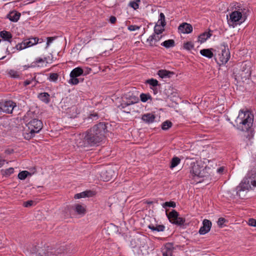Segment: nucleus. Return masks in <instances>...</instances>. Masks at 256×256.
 Here are the masks:
<instances>
[{"instance_id": "052dcab7", "label": "nucleus", "mask_w": 256, "mask_h": 256, "mask_svg": "<svg viewBox=\"0 0 256 256\" xmlns=\"http://www.w3.org/2000/svg\"><path fill=\"white\" fill-rule=\"evenodd\" d=\"M223 170H224V168H222V167H221V168H219L218 170V172H222L223 171Z\"/></svg>"}, {"instance_id": "f8f14e48", "label": "nucleus", "mask_w": 256, "mask_h": 256, "mask_svg": "<svg viewBox=\"0 0 256 256\" xmlns=\"http://www.w3.org/2000/svg\"><path fill=\"white\" fill-rule=\"evenodd\" d=\"M230 17L229 22L235 23L236 24L242 23L244 21V20L242 18V13L238 11L232 12L230 14Z\"/></svg>"}, {"instance_id": "58836bf2", "label": "nucleus", "mask_w": 256, "mask_h": 256, "mask_svg": "<svg viewBox=\"0 0 256 256\" xmlns=\"http://www.w3.org/2000/svg\"><path fill=\"white\" fill-rule=\"evenodd\" d=\"M146 83L148 84L150 86H152L154 87L158 85V82L154 78L147 80L146 82Z\"/></svg>"}, {"instance_id": "6e6d98bb", "label": "nucleus", "mask_w": 256, "mask_h": 256, "mask_svg": "<svg viewBox=\"0 0 256 256\" xmlns=\"http://www.w3.org/2000/svg\"><path fill=\"white\" fill-rule=\"evenodd\" d=\"M134 104L133 102H130V103H128V102H124V103H122L120 104V106L122 108H125L126 106L130 105V104Z\"/></svg>"}, {"instance_id": "13d9d810", "label": "nucleus", "mask_w": 256, "mask_h": 256, "mask_svg": "<svg viewBox=\"0 0 256 256\" xmlns=\"http://www.w3.org/2000/svg\"><path fill=\"white\" fill-rule=\"evenodd\" d=\"M116 20V18L114 16H111L110 18V21L112 24H114Z\"/></svg>"}, {"instance_id": "a878e982", "label": "nucleus", "mask_w": 256, "mask_h": 256, "mask_svg": "<svg viewBox=\"0 0 256 256\" xmlns=\"http://www.w3.org/2000/svg\"><path fill=\"white\" fill-rule=\"evenodd\" d=\"M170 222L172 224V221L176 220L178 216V213L175 210H173L168 214H166Z\"/></svg>"}, {"instance_id": "9b49d317", "label": "nucleus", "mask_w": 256, "mask_h": 256, "mask_svg": "<svg viewBox=\"0 0 256 256\" xmlns=\"http://www.w3.org/2000/svg\"><path fill=\"white\" fill-rule=\"evenodd\" d=\"M221 53L219 54L220 60L222 64L226 63L230 58V52L228 46L224 44L220 45Z\"/></svg>"}, {"instance_id": "1a4fd4ad", "label": "nucleus", "mask_w": 256, "mask_h": 256, "mask_svg": "<svg viewBox=\"0 0 256 256\" xmlns=\"http://www.w3.org/2000/svg\"><path fill=\"white\" fill-rule=\"evenodd\" d=\"M190 174L193 178L197 179L204 176V170L202 166H201L198 162H194L191 164Z\"/></svg>"}, {"instance_id": "f257e3e1", "label": "nucleus", "mask_w": 256, "mask_h": 256, "mask_svg": "<svg viewBox=\"0 0 256 256\" xmlns=\"http://www.w3.org/2000/svg\"><path fill=\"white\" fill-rule=\"evenodd\" d=\"M108 123L99 122L80 134V140L77 144L79 147H88L98 145L106 137Z\"/></svg>"}, {"instance_id": "4d7b16f0", "label": "nucleus", "mask_w": 256, "mask_h": 256, "mask_svg": "<svg viewBox=\"0 0 256 256\" xmlns=\"http://www.w3.org/2000/svg\"><path fill=\"white\" fill-rule=\"evenodd\" d=\"M250 135L249 134L248 132V134H245L244 135V136L246 137V138H248V140H250L253 137V136L252 134V130H250Z\"/></svg>"}, {"instance_id": "393cba45", "label": "nucleus", "mask_w": 256, "mask_h": 256, "mask_svg": "<svg viewBox=\"0 0 256 256\" xmlns=\"http://www.w3.org/2000/svg\"><path fill=\"white\" fill-rule=\"evenodd\" d=\"M83 72V70L80 67H78L72 70L70 73V76H72L73 77H78L82 75Z\"/></svg>"}, {"instance_id": "39448f33", "label": "nucleus", "mask_w": 256, "mask_h": 256, "mask_svg": "<svg viewBox=\"0 0 256 256\" xmlns=\"http://www.w3.org/2000/svg\"><path fill=\"white\" fill-rule=\"evenodd\" d=\"M26 126L28 128V130L24 134V138L26 140H30L33 138L43 127L42 122L36 118L31 120Z\"/></svg>"}, {"instance_id": "338daca9", "label": "nucleus", "mask_w": 256, "mask_h": 256, "mask_svg": "<svg viewBox=\"0 0 256 256\" xmlns=\"http://www.w3.org/2000/svg\"><path fill=\"white\" fill-rule=\"evenodd\" d=\"M200 182V180L197 181V182Z\"/></svg>"}, {"instance_id": "20e7f679", "label": "nucleus", "mask_w": 256, "mask_h": 256, "mask_svg": "<svg viewBox=\"0 0 256 256\" xmlns=\"http://www.w3.org/2000/svg\"><path fill=\"white\" fill-rule=\"evenodd\" d=\"M254 121V116L249 111L240 110L236 119L238 128L242 131H248L250 129Z\"/></svg>"}, {"instance_id": "0eeeda50", "label": "nucleus", "mask_w": 256, "mask_h": 256, "mask_svg": "<svg viewBox=\"0 0 256 256\" xmlns=\"http://www.w3.org/2000/svg\"><path fill=\"white\" fill-rule=\"evenodd\" d=\"M233 74L236 80H242L244 81L250 76L251 70L249 66L243 62L240 68H234Z\"/></svg>"}, {"instance_id": "9d476101", "label": "nucleus", "mask_w": 256, "mask_h": 256, "mask_svg": "<svg viewBox=\"0 0 256 256\" xmlns=\"http://www.w3.org/2000/svg\"><path fill=\"white\" fill-rule=\"evenodd\" d=\"M16 106V104L12 100L0 102V112L12 114L14 108Z\"/></svg>"}, {"instance_id": "5701e85b", "label": "nucleus", "mask_w": 256, "mask_h": 256, "mask_svg": "<svg viewBox=\"0 0 256 256\" xmlns=\"http://www.w3.org/2000/svg\"><path fill=\"white\" fill-rule=\"evenodd\" d=\"M148 228L150 229L152 231L160 232L164 231L165 226L162 224H150L148 226Z\"/></svg>"}, {"instance_id": "4be33fe9", "label": "nucleus", "mask_w": 256, "mask_h": 256, "mask_svg": "<svg viewBox=\"0 0 256 256\" xmlns=\"http://www.w3.org/2000/svg\"><path fill=\"white\" fill-rule=\"evenodd\" d=\"M0 37L4 40L12 42V34L9 32L2 30L0 32Z\"/></svg>"}, {"instance_id": "aec40b11", "label": "nucleus", "mask_w": 256, "mask_h": 256, "mask_svg": "<svg viewBox=\"0 0 256 256\" xmlns=\"http://www.w3.org/2000/svg\"><path fill=\"white\" fill-rule=\"evenodd\" d=\"M173 248L171 244H167L162 250V256H172Z\"/></svg>"}, {"instance_id": "e433bc0d", "label": "nucleus", "mask_w": 256, "mask_h": 256, "mask_svg": "<svg viewBox=\"0 0 256 256\" xmlns=\"http://www.w3.org/2000/svg\"><path fill=\"white\" fill-rule=\"evenodd\" d=\"M28 175H30V174L28 171L24 170L18 174V178L19 179L23 180L26 179Z\"/></svg>"}, {"instance_id": "a19ab883", "label": "nucleus", "mask_w": 256, "mask_h": 256, "mask_svg": "<svg viewBox=\"0 0 256 256\" xmlns=\"http://www.w3.org/2000/svg\"><path fill=\"white\" fill-rule=\"evenodd\" d=\"M162 206L164 208H166L167 207L175 208L176 204L174 202H167L164 203Z\"/></svg>"}, {"instance_id": "c03bdc74", "label": "nucleus", "mask_w": 256, "mask_h": 256, "mask_svg": "<svg viewBox=\"0 0 256 256\" xmlns=\"http://www.w3.org/2000/svg\"><path fill=\"white\" fill-rule=\"evenodd\" d=\"M36 82L33 85L34 86H35L36 85V84L37 82H38V81L36 80V77L34 76L33 78L32 79V80H26V81L24 82V85L25 86H26L30 84H32V82Z\"/></svg>"}, {"instance_id": "6ab92c4d", "label": "nucleus", "mask_w": 256, "mask_h": 256, "mask_svg": "<svg viewBox=\"0 0 256 256\" xmlns=\"http://www.w3.org/2000/svg\"><path fill=\"white\" fill-rule=\"evenodd\" d=\"M158 74L162 78H171L174 74L173 72H170L166 70H160L158 72Z\"/></svg>"}, {"instance_id": "4468645a", "label": "nucleus", "mask_w": 256, "mask_h": 256, "mask_svg": "<svg viewBox=\"0 0 256 256\" xmlns=\"http://www.w3.org/2000/svg\"><path fill=\"white\" fill-rule=\"evenodd\" d=\"M162 37V35L154 34L147 39V42L149 44L150 46L152 47L157 46L158 42Z\"/></svg>"}, {"instance_id": "3c124183", "label": "nucleus", "mask_w": 256, "mask_h": 256, "mask_svg": "<svg viewBox=\"0 0 256 256\" xmlns=\"http://www.w3.org/2000/svg\"><path fill=\"white\" fill-rule=\"evenodd\" d=\"M34 203V201L32 200H28L26 202H24V206L25 207H29L33 205Z\"/></svg>"}, {"instance_id": "c756f323", "label": "nucleus", "mask_w": 256, "mask_h": 256, "mask_svg": "<svg viewBox=\"0 0 256 256\" xmlns=\"http://www.w3.org/2000/svg\"><path fill=\"white\" fill-rule=\"evenodd\" d=\"M200 54L206 58H210L214 56V54L210 49H203L200 50Z\"/></svg>"}, {"instance_id": "423d86ee", "label": "nucleus", "mask_w": 256, "mask_h": 256, "mask_svg": "<svg viewBox=\"0 0 256 256\" xmlns=\"http://www.w3.org/2000/svg\"><path fill=\"white\" fill-rule=\"evenodd\" d=\"M130 244L133 248H138L139 254L142 256H146L149 254V246L146 242V238L141 237L138 238L132 239Z\"/></svg>"}, {"instance_id": "dca6fc26", "label": "nucleus", "mask_w": 256, "mask_h": 256, "mask_svg": "<svg viewBox=\"0 0 256 256\" xmlns=\"http://www.w3.org/2000/svg\"><path fill=\"white\" fill-rule=\"evenodd\" d=\"M115 176V173L111 170H106L102 172L101 177L104 181L108 182L111 180Z\"/></svg>"}, {"instance_id": "f704fd0d", "label": "nucleus", "mask_w": 256, "mask_h": 256, "mask_svg": "<svg viewBox=\"0 0 256 256\" xmlns=\"http://www.w3.org/2000/svg\"><path fill=\"white\" fill-rule=\"evenodd\" d=\"M172 122L169 120L164 122L162 124V128L163 130H167L172 126Z\"/></svg>"}, {"instance_id": "2eb2a0df", "label": "nucleus", "mask_w": 256, "mask_h": 256, "mask_svg": "<svg viewBox=\"0 0 256 256\" xmlns=\"http://www.w3.org/2000/svg\"><path fill=\"white\" fill-rule=\"evenodd\" d=\"M71 208L78 215L83 216L86 213V206L80 204H75L72 206Z\"/></svg>"}, {"instance_id": "bb28decb", "label": "nucleus", "mask_w": 256, "mask_h": 256, "mask_svg": "<svg viewBox=\"0 0 256 256\" xmlns=\"http://www.w3.org/2000/svg\"><path fill=\"white\" fill-rule=\"evenodd\" d=\"M161 46L165 47L166 48H172L175 46V42L174 40L170 39L162 42Z\"/></svg>"}, {"instance_id": "b1692460", "label": "nucleus", "mask_w": 256, "mask_h": 256, "mask_svg": "<svg viewBox=\"0 0 256 256\" xmlns=\"http://www.w3.org/2000/svg\"><path fill=\"white\" fill-rule=\"evenodd\" d=\"M93 192L90 191H85L75 194L74 198L76 199H78L82 198L89 197L92 196Z\"/></svg>"}, {"instance_id": "603ef678", "label": "nucleus", "mask_w": 256, "mask_h": 256, "mask_svg": "<svg viewBox=\"0 0 256 256\" xmlns=\"http://www.w3.org/2000/svg\"><path fill=\"white\" fill-rule=\"evenodd\" d=\"M248 224L250 226L256 227V220L254 218H250Z\"/></svg>"}, {"instance_id": "774afa93", "label": "nucleus", "mask_w": 256, "mask_h": 256, "mask_svg": "<svg viewBox=\"0 0 256 256\" xmlns=\"http://www.w3.org/2000/svg\"><path fill=\"white\" fill-rule=\"evenodd\" d=\"M1 42V40L0 39V42Z\"/></svg>"}, {"instance_id": "09e8293b", "label": "nucleus", "mask_w": 256, "mask_h": 256, "mask_svg": "<svg viewBox=\"0 0 256 256\" xmlns=\"http://www.w3.org/2000/svg\"><path fill=\"white\" fill-rule=\"evenodd\" d=\"M226 222V220L224 218H220L218 219V226L220 227V228H222V226H223V224H224V222Z\"/></svg>"}, {"instance_id": "473e14b6", "label": "nucleus", "mask_w": 256, "mask_h": 256, "mask_svg": "<svg viewBox=\"0 0 256 256\" xmlns=\"http://www.w3.org/2000/svg\"><path fill=\"white\" fill-rule=\"evenodd\" d=\"M180 158L178 157H174L171 160L170 168H174L180 163Z\"/></svg>"}, {"instance_id": "79ce46f5", "label": "nucleus", "mask_w": 256, "mask_h": 256, "mask_svg": "<svg viewBox=\"0 0 256 256\" xmlns=\"http://www.w3.org/2000/svg\"><path fill=\"white\" fill-rule=\"evenodd\" d=\"M70 79L68 80V83L73 84L76 85L79 83V80L77 78V77H73L72 76H70Z\"/></svg>"}, {"instance_id": "7c9ffc66", "label": "nucleus", "mask_w": 256, "mask_h": 256, "mask_svg": "<svg viewBox=\"0 0 256 256\" xmlns=\"http://www.w3.org/2000/svg\"><path fill=\"white\" fill-rule=\"evenodd\" d=\"M156 24H159L162 27H164L166 25V22L165 20V16L162 12H160L159 16V18Z\"/></svg>"}, {"instance_id": "cd10ccee", "label": "nucleus", "mask_w": 256, "mask_h": 256, "mask_svg": "<svg viewBox=\"0 0 256 256\" xmlns=\"http://www.w3.org/2000/svg\"><path fill=\"white\" fill-rule=\"evenodd\" d=\"M212 34L210 32H204L200 35L198 36V40L200 43H203L210 38Z\"/></svg>"}, {"instance_id": "a18cd8bd", "label": "nucleus", "mask_w": 256, "mask_h": 256, "mask_svg": "<svg viewBox=\"0 0 256 256\" xmlns=\"http://www.w3.org/2000/svg\"><path fill=\"white\" fill-rule=\"evenodd\" d=\"M49 78L50 80L55 82L58 78V74L56 73H52L50 74Z\"/></svg>"}, {"instance_id": "72a5a7b5", "label": "nucleus", "mask_w": 256, "mask_h": 256, "mask_svg": "<svg viewBox=\"0 0 256 256\" xmlns=\"http://www.w3.org/2000/svg\"><path fill=\"white\" fill-rule=\"evenodd\" d=\"M14 169L12 168H10L6 170H2V174L3 176H8L11 174L14 173Z\"/></svg>"}, {"instance_id": "f03ea898", "label": "nucleus", "mask_w": 256, "mask_h": 256, "mask_svg": "<svg viewBox=\"0 0 256 256\" xmlns=\"http://www.w3.org/2000/svg\"><path fill=\"white\" fill-rule=\"evenodd\" d=\"M256 187V169H253L248 171L246 176L243 179L240 184L236 186V195L241 198H244L243 192L248 190L250 188V186Z\"/></svg>"}, {"instance_id": "bf43d9fd", "label": "nucleus", "mask_w": 256, "mask_h": 256, "mask_svg": "<svg viewBox=\"0 0 256 256\" xmlns=\"http://www.w3.org/2000/svg\"><path fill=\"white\" fill-rule=\"evenodd\" d=\"M4 160L0 158V168L4 164Z\"/></svg>"}, {"instance_id": "de8ad7c7", "label": "nucleus", "mask_w": 256, "mask_h": 256, "mask_svg": "<svg viewBox=\"0 0 256 256\" xmlns=\"http://www.w3.org/2000/svg\"><path fill=\"white\" fill-rule=\"evenodd\" d=\"M98 118V115L96 113L91 114L88 117V120H96Z\"/></svg>"}, {"instance_id": "c9c22d12", "label": "nucleus", "mask_w": 256, "mask_h": 256, "mask_svg": "<svg viewBox=\"0 0 256 256\" xmlns=\"http://www.w3.org/2000/svg\"><path fill=\"white\" fill-rule=\"evenodd\" d=\"M140 100L142 102H146L148 100L152 99V96L149 94L142 93L140 95Z\"/></svg>"}, {"instance_id": "864d4df0", "label": "nucleus", "mask_w": 256, "mask_h": 256, "mask_svg": "<svg viewBox=\"0 0 256 256\" xmlns=\"http://www.w3.org/2000/svg\"><path fill=\"white\" fill-rule=\"evenodd\" d=\"M140 27L136 25H130L128 27V29L130 31H134L139 30Z\"/></svg>"}, {"instance_id": "a211bd4d", "label": "nucleus", "mask_w": 256, "mask_h": 256, "mask_svg": "<svg viewBox=\"0 0 256 256\" xmlns=\"http://www.w3.org/2000/svg\"><path fill=\"white\" fill-rule=\"evenodd\" d=\"M156 118L155 116L151 113H147L142 116V120L147 124L152 123Z\"/></svg>"}, {"instance_id": "e2e57ef3", "label": "nucleus", "mask_w": 256, "mask_h": 256, "mask_svg": "<svg viewBox=\"0 0 256 256\" xmlns=\"http://www.w3.org/2000/svg\"><path fill=\"white\" fill-rule=\"evenodd\" d=\"M6 52H7L8 54H10V50H8V47H7V48H6Z\"/></svg>"}, {"instance_id": "0e129e2a", "label": "nucleus", "mask_w": 256, "mask_h": 256, "mask_svg": "<svg viewBox=\"0 0 256 256\" xmlns=\"http://www.w3.org/2000/svg\"><path fill=\"white\" fill-rule=\"evenodd\" d=\"M5 56H2V58H0V60H3L5 58Z\"/></svg>"}, {"instance_id": "c85d7f7f", "label": "nucleus", "mask_w": 256, "mask_h": 256, "mask_svg": "<svg viewBox=\"0 0 256 256\" xmlns=\"http://www.w3.org/2000/svg\"><path fill=\"white\" fill-rule=\"evenodd\" d=\"M39 98L46 104L50 102V94L47 92L41 93L38 96Z\"/></svg>"}, {"instance_id": "ddd939ff", "label": "nucleus", "mask_w": 256, "mask_h": 256, "mask_svg": "<svg viewBox=\"0 0 256 256\" xmlns=\"http://www.w3.org/2000/svg\"><path fill=\"white\" fill-rule=\"evenodd\" d=\"M212 227V222L210 220L204 219L202 222V226L199 230L200 234H205L208 232Z\"/></svg>"}, {"instance_id": "4c0bfd02", "label": "nucleus", "mask_w": 256, "mask_h": 256, "mask_svg": "<svg viewBox=\"0 0 256 256\" xmlns=\"http://www.w3.org/2000/svg\"><path fill=\"white\" fill-rule=\"evenodd\" d=\"M184 222H185L184 218H181V217H178V216L175 220L172 221V224H177L178 226H182V225L184 224Z\"/></svg>"}, {"instance_id": "412c9836", "label": "nucleus", "mask_w": 256, "mask_h": 256, "mask_svg": "<svg viewBox=\"0 0 256 256\" xmlns=\"http://www.w3.org/2000/svg\"><path fill=\"white\" fill-rule=\"evenodd\" d=\"M20 14L16 11L10 12L7 16V18L12 22H16L20 18Z\"/></svg>"}, {"instance_id": "5fc2aeb1", "label": "nucleus", "mask_w": 256, "mask_h": 256, "mask_svg": "<svg viewBox=\"0 0 256 256\" xmlns=\"http://www.w3.org/2000/svg\"><path fill=\"white\" fill-rule=\"evenodd\" d=\"M56 38L54 37H48L47 38L46 48L49 46L50 44Z\"/></svg>"}, {"instance_id": "69168bd1", "label": "nucleus", "mask_w": 256, "mask_h": 256, "mask_svg": "<svg viewBox=\"0 0 256 256\" xmlns=\"http://www.w3.org/2000/svg\"><path fill=\"white\" fill-rule=\"evenodd\" d=\"M124 112H126V110H124ZM128 112V113H130V112Z\"/></svg>"}, {"instance_id": "37998d69", "label": "nucleus", "mask_w": 256, "mask_h": 256, "mask_svg": "<svg viewBox=\"0 0 256 256\" xmlns=\"http://www.w3.org/2000/svg\"><path fill=\"white\" fill-rule=\"evenodd\" d=\"M8 74L11 77L14 78H18L20 76L19 72L14 70H10Z\"/></svg>"}, {"instance_id": "8fccbe9b", "label": "nucleus", "mask_w": 256, "mask_h": 256, "mask_svg": "<svg viewBox=\"0 0 256 256\" xmlns=\"http://www.w3.org/2000/svg\"><path fill=\"white\" fill-rule=\"evenodd\" d=\"M129 5L135 10L138 8V3L134 1L130 2Z\"/></svg>"}, {"instance_id": "2f4dec72", "label": "nucleus", "mask_w": 256, "mask_h": 256, "mask_svg": "<svg viewBox=\"0 0 256 256\" xmlns=\"http://www.w3.org/2000/svg\"><path fill=\"white\" fill-rule=\"evenodd\" d=\"M164 30V27L162 26L159 24H156L154 28V34H160Z\"/></svg>"}, {"instance_id": "6e6552de", "label": "nucleus", "mask_w": 256, "mask_h": 256, "mask_svg": "<svg viewBox=\"0 0 256 256\" xmlns=\"http://www.w3.org/2000/svg\"><path fill=\"white\" fill-rule=\"evenodd\" d=\"M42 42V39H39L37 37L29 38L24 39L20 43L16 44V48L17 50H21L26 48L34 46L38 43H41Z\"/></svg>"}, {"instance_id": "ea45409f", "label": "nucleus", "mask_w": 256, "mask_h": 256, "mask_svg": "<svg viewBox=\"0 0 256 256\" xmlns=\"http://www.w3.org/2000/svg\"><path fill=\"white\" fill-rule=\"evenodd\" d=\"M194 47V44L191 42H188L184 44L183 48L186 50H190Z\"/></svg>"}, {"instance_id": "49530a36", "label": "nucleus", "mask_w": 256, "mask_h": 256, "mask_svg": "<svg viewBox=\"0 0 256 256\" xmlns=\"http://www.w3.org/2000/svg\"><path fill=\"white\" fill-rule=\"evenodd\" d=\"M46 59L47 58H36L33 63H34L35 65L38 64L39 63H43L46 60Z\"/></svg>"}, {"instance_id": "7ed1b4c3", "label": "nucleus", "mask_w": 256, "mask_h": 256, "mask_svg": "<svg viewBox=\"0 0 256 256\" xmlns=\"http://www.w3.org/2000/svg\"><path fill=\"white\" fill-rule=\"evenodd\" d=\"M64 248H54L33 246L30 250L31 256H65Z\"/></svg>"}, {"instance_id": "680f3d73", "label": "nucleus", "mask_w": 256, "mask_h": 256, "mask_svg": "<svg viewBox=\"0 0 256 256\" xmlns=\"http://www.w3.org/2000/svg\"><path fill=\"white\" fill-rule=\"evenodd\" d=\"M145 202L148 204H151L153 203V202L152 201H148V200H146Z\"/></svg>"}, {"instance_id": "f3484780", "label": "nucleus", "mask_w": 256, "mask_h": 256, "mask_svg": "<svg viewBox=\"0 0 256 256\" xmlns=\"http://www.w3.org/2000/svg\"><path fill=\"white\" fill-rule=\"evenodd\" d=\"M178 30L184 34H189L192 31V26L191 24L184 22L178 26Z\"/></svg>"}]
</instances>
